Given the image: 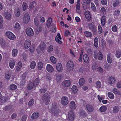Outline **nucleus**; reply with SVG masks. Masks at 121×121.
<instances>
[{
  "label": "nucleus",
  "mask_w": 121,
  "mask_h": 121,
  "mask_svg": "<svg viewBox=\"0 0 121 121\" xmlns=\"http://www.w3.org/2000/svg\"><path fill=\"white\" fill-rule=\"evenodd\" d=\"M36 65V64L35 62L34 61H33L30 64V68L32 69H33L35 68Z\"/></svg>",
  "instance_id": "obj_44"
},
{
  "label": "nucleus",
  "mask_w": 121,
  "mask_h": 121,
  "mask_svg": "<svg viewBox=\"0 0 121 121\" xmlns=\"http://www.w3.org/2000/svg\"><path fill=\"white\" fill-rule=\"evenodd\" d=\"M15 61L13 59H11L10 60L9 62V66L10 68L11 69H13L15 65Z\"/></svg>",
  "instance_id": "obj_18"
},
{
  "label": "nucleus",
  "mask_w": 121,
  "mask_h": 121,
  "mask_svg": "<svg viewBox=\"0 0 121 121\" xmlns=\"http://www.w3.org/2000/svg\"><path fill=\"white\" fill-rule=\"evenodd\" d=\"M88 25L89 28L91 30L95 28V26L92 23H89Z\"/></svg>",
  "instance_id": "obj_59"
},
{
  "label": "nucleus",
  "mask_w": 121,
  "mask_h": 121,
  "mask_svg": "<svg viewBox=\"0 0 121 121\" xmlns=\"http://www.w3.org/2000/svg\"><path fill=\"white\" fill-rule=\"evenodd\" d=\"M45 48V44L44 43H42L37 47L36 49L38 53H40Z\"/></svg>",
  "instance_id": "obj_1"
},
{
  "label": "nucleus",
  "mask_w": 121,
  "mask_h": 121,
  "mask_svg": "<svg viewBox=\"0 0 121 121\" xmlns=\"http://www.w3.org/2000/svg\"><path fill=\"white\" fill-rule=\"evenodd\" d=\"M53 50V47L52 45H50L48 47L47 51L49 53H51Z\"/></svg>",
  "instance_id": "obj_55"
},
{
  "label": "nucleus",
  "mask_w": 121,
  "mask_h": 121,
  "mask_svg": "<svg viewBox=\"0 0 121 121\" xmlns=\"http://www.w3.org/2000/svg\"><path fill=\"white\" fill-rule=\"evenodd\" d=\"M100 11L101 13L104 14H105L106 13V11L105 8L104 7H102Z\"/></svg>",
  "instance_id": "obj_61"
},
{
  "label": "nucleus",
  "mask_w": 121,
  "mask_h": 121,
  "mask_svg": "<svg viewBox=\"0 0 121 121\" xmlns=\"http://www.w3.org/2000/svg\"><path fill=\"white\" fill-rule=\"evenodd\" d=\"M8 98L7 97L3 96L0 98V104H2L7 101Z\"/></svg>",
  "instance_id": "obj_22"
},
{
  "label": "nucleus",
  "mask_w": 121,
  "mask_h": 121,
  "mask_svg": "<svg viewBox=\"0 0 121 121\" xmlns=\"http://www.w3.org/2000/svg\"><path fill=\"white\" fill-rule=\"evenodd\" d=\"M94 44L95 46L97 48L98 46V40L97 37H95L94 40Z\"/></svg>",
  "instance_id": "obj_33"
},
{
  "label": "nucleus",
  "mask_w": 121,
  "mask_h": 121,
  "mask_svg": "<svg viewBox=\"0 0 121 121\" xmlns=\"http://www.w3.org/2000/svg\"><path fill=\"white\" fill-rule=\"evenodd\" d=\"M18 53L17 50L16 49H13L12 51V54L13 57H16Z\"/></svg>",
  "instance_id": "obj_28"
},
{
  "label": "nucleus",
  "mask_w": 121,
  "mask_h": 121,
  "mask_svg": "<svg viewBox=\"0 0 121 121\" xmlns=\"http://www.w3.org/2000/svg\"><path fill=\"white\" fill-rule=\"evenodd\" d=\"M116 57L118 58H119L121 56V53L119 52H117L116 54Z\"/></svg>",
  "instance_id": "obj_64"
},
{
  "label": "nucleus",
  "mask_w": 121,
  "mask_h": 121,
  "mask_svg": "<svg viewBox=\"0 0 121 121\" xmlns=\"http://www.w3.org/2000/svg\"><path fill=\"white\" fill-rule=\"evenodd\" d=\"M105 16H103L101 18V24L102 26H104L105 23Z\"/></svg>",
  "instance_id": "obj_40"
},
{
  "label": "nucleus",
  "mask_w": 121,
  "mask_h": 121,
  "mask_svg": "<svg viewBox=\"0 0 121 121\" xmlns=\"http://www.w3.org/2000/svg\"><path fill=\"white\" fill-rule=\"evenodd\" d=\"M76 11L79 14L81 13L79 11L80 10V3H77L76 6Z\"/></svg>",
  "instance_id": "obj_31"
},
{
  "label": "nucleus",
  "mask_w": 121,
  "mask_h": 121,
  "mask_svg": "<svg viewBox=\"0 0 121 121\" xmlns=\"http://www.w3.org/2000/svg\"><path fill=\"white\" fill-rule=\"evenodd\" d=\"M98 32L99 34H101L102 31V28L100 26H98Z\"/></svg>",
  "instance_id": "obj_60"
},
{
  "label": "nucleus",
  "mask_w": 121,
  "mask_h": 121,
  "mask_svg": "<svg viewBox=\"0 0 121 121\" xmlns=\"http://www.w3.org/2000/svg\"><path fill=\"white\" fill-rule=\"evenodd\" d=\"M71 90L73 93H76L78 91L77 88L75 85H73L72 87Z\"/></svg>",
  "instance_id": "obj_34"
},
{
  "label": "nucleus",
  "mask_w": 121,
  "mask_h": 121,
  "mask_svg": "<svg viewBox=\"0 0 121 121\" xmlns=\"http://www.w3.org/2000/svg\"><path fill=\"white\" fill-rule=\"evenodd\" d=\"M62 85L64 87H69L71 85V82L69 80L64 81L62 83Z\"/></svg>",
  "instance_id": "obj_8"
},
{
  "label": "nucleus",
  "mask_w": 121,
  "mask_h": 121,
  "mask_svg": "<svg viewBox=\"0 0 121 121\" xmlns=\"http://www.w3.org/2000/svg\"><path fill=\"white\" fill-rule=\"evenodd\" d=\"M21 29L19 23L16 22L14 25V29L15 30L18 31Z\"/></svg>",
  "instance_id": "obj_21"
},
{
  "label": "nucleus",
  "mask_w": 121,
  "mask_h": 121,
  "mask_svg": "<svg viewBox=\"0 0 121 121\" xmlns=\"http://www.w3.org/2000/svg\"><path fill=\"white\" fill-rule=\"evenodd\" d=\"M52 19L50 17L49 18L47 21V26L48 27H49L51 24L52 23Z\"/></svg>",
  "instance_id": "obj_35"
},
{
  "label": "nucleus",
  "mask_w": 121,
  "mask_h": 121,
  "mask_svg": "<svg viewBox=\"0 0 121 121\" xmlns=\"http://www.w3.org/2000/svg\"><path fill=\"white\" fill-rule=\"evenodd\" d=\"M101 86V84L100 82L99 81H98L96 83V86L97 88H100Z\"/></svg>",
  "instance_id": "obj_49"
},
{
  "label": "nucleus",
  "mask_w": 121,
  "mask_h": 121,
  "mask_svg": "<svg viewBox=\"0 0 121 121\" xmlns=\"http://www.w3.org/2000/svg\"><path fill=\"white\" fill-rule=\"evenodd\" d=\"M4 16L5 18L8 20L10 19L12 17L10 13L8 11L5 12Z\"/></svg>",
  "instance_id": "obj_20"
},
{
  "label": "nucleus",
  "mask_w": 121,
  "mask_h": 121,
  "mask_svg": "<svg viewBox=\"0 0 121 121\" xmlns=\"http://www.w3.org/2000/svg\"><path fill=\"white\" fill-rule=\"evenodd\" d=\"M43 67V64L41 62H39L38 63V68L39 70H41Z\"/></svg>",
  "instance_id": "obj_38"
},
{
  "label": "nucleus",
  "mask_w": 121,
  "mask_h": 121,
  "mask_svg": "<svg viewBox=\"0 0 121 121\" xmlns=\"http://www.w3.org/2000/svg\"><path fill=\"white\" fill-rule=\"evenodd\" d=\"M112 92L115 94L120 95V96L121 97V92L119 91L118 90L114 88L113 89Z\"/></svg>",
  "instance_id": "obj_32"
},
{
  "label": "nucleus",
  "mask_w": 121,
  "mask_h": 121,
  "mask_svg": "<svg viewBox=\"0 0 121 121\" xmlns=\"http://www.w3.org/2000/svg\"><path fill=\"white\" fill-rule=\"evenodd\" d=\"M26 35L29 36H32L34 34V32L33 29L30 28H28L26 29Z\"/></svg>",
  "instance_id": "obj_5"
},
{
  "label": "nucleus",
  "mask_w": 121,
  "mask_h": 121,
  "mask_svg": "<svg viewBox=\"0 0 121 121\" xmlns=\"http://www.w3.org/2000/svg\"><path fill=\"white\" fill-rule=\"evenodd\" d=\"M62 39L61 37L60 33L57 34V36H56L55 38L56 41L59 44H61L62 42L60 40Z\"/></svg>",
  "instance_id": "obj_16"
},
{
  "label": "nucleus",
  "mask_w": 121,
  "mask_h": 121,
  "mask_svg": "<svg viewBox=\"0 0 121 121\" xmlns=\"http://www.w3.org/2000/svg\"><path fill=\"white\" fill-rule=\"evenodd\" d=\"M85 35L86 37H91L92 36V34L91 32L88 31H86L84 32Z\"/></svg>",
  "instance_id": "obj_48"
},
{
  "label": "nucleus",
  "mask_w": 121,
  "mask_h": 121,
  "mask_svg": "<svg viewBox=\"0 0 121 121\" xmlns=\"http://www.w3.org/2000/svg\"><path fill=\"white\" fill-rule=\"evenodd\" d=\"M108 95L109 98L111 99H113L114 98V94L112 92H108Z\"/></svg>",
  "instance_id": "obj_39"
},
{
  "label": "nucleus",
  "mask_w": 121,
  "mask_h": 121,
  "mask_svg": "<svg viewBox=\"0 0 121 121\" xmlns=\"http://www.w3.org/2000/svg\"><path fill=\"white\" fill-rule=\"evenodd\" d=\"M7 37L11 40H13L16 38L15 35L12 33L10 31H8L5 33Z\"/></svg>",
  "instance_id": "obj_3"
},
{
  "label": "nucleus",
  "mask_w": 121,
  "mask_h": 121,
  "mask_svg": "<svg viewBox=\"0 0 121 121\" xmlns=\"http://www.w3.org/2000/svg\"><path fill=\"white\" fill-rule=\"evenodd\" d=\"M39 114L38 112L33 113L32 115L31 118L32 119H35L38 117Z\"/></svg>",
  "instance_id": "obj_26"
},
{
  "label": "nucleus",
  "mask_w": 121,
  "mask_h": 121,
  "mask_svg": "<svg viewBox=\"0 0 121 121\" xmlns=\"http://www.w3.org/2000/svg\"><path fill=\"white\" fill-rule=\"evenodd\" d=\"M34 100L33 99H31L29 102L28 106L29 107L32 106L34 103Z\"/></svg>",
  "instance_id": "obj_47"
},
{
  "label": "nucleus",
  "mask_w": 121,
  "mask_h": 121,
  "mask_svg": "<svg viewBox=\"0 0 121 121\" xmlns=\"http://www.w3.org/2000/svg\"><path fill=\"white\" fill-rule=\"evenodd\" d=\"M107 108L106 106H101L99 108V110L102 112L105 111L107 109Z\"/></svg>",
  "instance_id": "obj_43"
},
{
  "label": "nucleus",
  "mask_w": 121,
  "mask_h": 121,
  "mask_svg": "<svg viewBox=\"0 0 121 121\" xmlns=\"http://www.w3.org/2000/svg\"><path fill=\"white\" fill-rule=\"evenodd\" d=\"M5 78L7 80H9L11 77V75L10 73H7L5 75Z\"/></svg>",
  "instance_id": "obj_56"
},
{
  "label": "nucleus",
  "mask_w": 121,
  "mask_h": 121,
  "mask_svg": "<svg viewBox=\"0 0 121 121\" xmlns=\"http://www.w3.org/2000/svg\"><path fill=\"white\" fill-rule=\"evenodd\" d=\"M30 17L29 15L27 13H26L24 15L23 18V22L24 23H26L29 21Z\"/></svg>",
  "instance_id": "obj_6"
},
{
  "label": "nucleus",
  "mask_w": 121,
  "mask_h": 121,
  "mask_svg": "<svg viewBox=\"0 0 121 121\" xmlns=\"http://www.w3.org/2000/svg\"><path fill=\"white\" fill-rule=\"evenodd\" d=\"M68 98L65 96L62 97L61 99V104L63 105H67L69 102Z\"/></svg>",
  "instance_id": "obj_2"
},
{
  "label": "nucleus",
  "mask_w": 121,
  "mask_h": 121,
  "mask_svg": "<svg viewBox=\"0 0 121 121\" xmlns=\"http://www.w3.org/2000/svg\"><path fill=\"white\" fill-rule=\"evenodd\" d=\"M115 78L113 77H110L108 78V83L111 85L113 84L116 82Z\"/></svg>",
  "instance_id": "obj_9"
},
{
  "label": "nucleus",
  "mask_w": 121,
  "mask_h": 121,
  "mask_svg": "<svg viewBox=\"0 0 121 121\" xmlns=\"http://www.w3.org/2000/svg\"><path fill=\"white\" fill-rule=\"evenodd\" d=\"M73 66V63L72 61H69L67 62V67L68 70L69 71L72 70Z\"/></svg>",
  "instance_id": "obj_7"
},
{
  "label": "nucleus",
  "mask_w": 121,
  "mask_h": 121,
  "mask_svg": "<svg viewBox=\"0 0 121 121\" xmlns=\"http://www.w3.org/2000/svg\"><path fill=\"white\" fill-rule=\"evenodd\" d=\"M107 60L109 63L111 64L112 62V56L111 54L110 53L108 54L107 55Z\"/></svg>",
  "instance_id": "obj_23"
},
{
  "label": "nucleus",
  "mask_w": 121,
  "mask_h": 121,
  "mask_svg": "<svg viewBox=\"0 0 121 121\" xmlns=\"http://www.w3.org/2000/svg\"><path fill=\"white\" fill-rule=\"evenodd\" d=\"M22 78L23 79V80L22 82H21V84H23L25 83V79L26 78V76L25 74H23L22 75Z\"/></svg>",
  "instance_id": "obj_54"
},
{
  "label": "nucleus",
  "mask_w": 121,
  "mask_h": 121,
  "mask_svg": "<svg viewBox=\"0 0 121 121\" xmlns=\"http://www.w3.org/2000/svg\"><path fill=\"white\" fill-rule=\"evenodd\" d=\"M35 29L36 31L38 32L41 31L42 30L41 26L39 25L36 26L35 27Z\"/></svg>",
  "instance_id": "obj_50"
},
{
  "label": "nucleus",
  "mask_w": 121,
  "mask_h": 121,
  "mask_svg": "<svg viewBox=\"0 0 121 121\" xmlns=\"http://www.w3.org/2000/svg\"><path fill=\"white\" fill-rule=\"evenodd\" d=\"M55 76L56 77V79L57 81H59L61 80V75L57 74H56Z\"/></svg>",
  "instance_id": "obj_42"
},
{
  "label": "nucleus",
  "mask_w": 121,
  "mask_h": 121,
  "mask_svg": "<svg viewBox=\"0 0 121 121\" xmlns=\"http://www.w3.org/2000/svg\"><path fill=\"white\" fill-rule=\"evenodd\" d=\"M85 81L84 78H80L79 81V84L80 86H82L84 84Z\"/></svg>",
  "instance_id": "obj_29"
},
{
  "label": "nucleus",
  "mask_w": 121,
  "mask_h": 121,
  "mask_svg": "<svg viewBox=\"0 0 121 121\" xmlns=\"http://www.w3.org/2000/svg\"><path fill=\"white\" fill-rule=\"evenodd\" d=\"M51 31L52 33H54L56 31V26L54 24H52L50 27Z\"/></svg>",
  "instance_id": "obj_36"
},
{
  "label": "nucleus",
  "mask_w": 121,
  "mask_h": 121,
  "mask_svg": "<svg viewBox=\"0 0 121 121\" xmlns=\"http://www.w3.org/2000/svg\"><path fill=\"white\" fill-rule=\"evenodd\" d=\"M17 86L15 84H12L10 86V89L11 90H14L17 89Z\"/></svg>",
  "instance_id": "obj_52"
},
{
  "label": "nucleus",
  "mask_w": 121,
  "mask_h": 121,
  "mask_svg": "<svg viewBox=\"0 0 121 121\" xmlns=\"http://www.w3.org/2000/svg\"><path fill=\"white\" fill-rule=\"evenodd\" d=\"M56 69L57 71L58 72H62L63 69L62 64L59 63L57 64L56 65Z\"/></svg>",
  "instance_id": "obj_13"
},
{
  "label": "nucleus",
  "mask_w": 121,
  "mask_h": 121,
  "mask_svg": "<svg viewBox=\"0 0 121 121\" xmlns=\"http://www.w3.org/2000/svg\"><path fill=\"white\" fill-rule=\"evenodd\" d=\"M84 15L86 20L90 21L91 19V16L90 12L88 11H86L84 13Z\"/></svg>",
  "instance_id": "obj_14"
},
{
  "label": "nucleus",
  "mask_w": 121,
  "mask_h": 121,
  "mask_svg": "<svg viewBox=\"0 0 121 121\" xmlns=\"http://www.w3.org/2000/svg\"><path fill=\"white\" fill-rule=\"evenodd\" d=\"M47 91V89L45 88H43L41 89L39 91V92L41 93H45Z\"/></svg>",
  "instance_id": "obj_63"
},
{
  "label": "nucleus",
  "mask_w": 121,
  "mask_h": 121,
  "mask_svg": "<svg viewBox=\"0 0 121 121\" xmlns=\"http://www.w3.org/2000/svg\"><path fill=\"white\" fill-rule=\"evenodd\" d=\"M95 65H93L92 66L93 69L94 70H96L97 69V70L101 73H103V71L102 69L100 67H95Z\"/></svg>",
  "instance_id": "obj_25"
},
{
  "label": "nucleus",
  "mask_w": 121,
  "mask_h": 121,
  "mask_svg": "<svg viewBox=\"0 0 121 121\" xmlns=\"http://www.w3.org/2000/svg\"><path fill=\"white\" fill-rule=\"evenodd\" d=\"M27 8V4L25 2H24L22 4V8L23 11L26 10Z\"/></svg>",
  "instance_id": "obj_46"
},
{
  "label": "nucleus",
  "mask_w": 121,
  "mask_h": 121,
  "mask_svg": "<svg viewBox=\"0 0 121 121\" xmlns=\"http://www.w3.org/2000/svg\"><path fill=\"white\" fill-rule=\"evenodd\" d=\"M22 63L21 61H19L17 63L16 67V70L17 71H19L22 68Z\"/></svg>",
  "instance_id": "obj_27"
},
{
  "label": "nucleus",
  "mask_w": 121,
  "mask_h": 121,
  "mask_svg": "<svg viewBox=\"0 0 121 121\" xmlns=\"http://www.w3.org/2000/svg\"><path fill=\"white\" fill-rule=\"evenodd\" d=\"M39 79L38 78H36L33 84L34 86L36 87H37L39 85Z\"/></svg>",
  "instance_id": "obj_30"
},
{
  "label": "nucleus",
  "mask_w": 121,
  "mask_h": 121,
  "mask_svg": "<svg viewBox=\"0 0 121 121\" xmlns=\"http://www.w3.org/2000/svg\"><path fill=\"white\" fill-rule=\"evenodd\" d=\"M34 22L35 25L36 26H38V25L39 21L37 18H35L34 19Z\"/></svg>",
  "instance_id": "obj_57"
},
{
  "label": "nucleus",
  "mask_w": 121,
  "mask_h": 121,
  "mask_svg": "<svg viewBox=\"0 0 121 121\" xmlns=\"http://www.w3.org/2000/svg\"><path fill=\"white\" fill-rule=\"evenodd\" d=\"M31 44V41L29 40H27L24 42L23 47L25 49H28Z\"/></svg>",
  "instance_id": "obj_10"
},
{
  "label": "nucleus",
  "mask_w": 121,
  "mask_h": 121,
  "mask_svg": "<svg viewBox=\"0 0 121 121\" xmlns=\"http://www.w3.org/2000/svg\"><path fill=\"white\" fill-rule=\"evenodd\" d=\"M15 15L17 17H19L20 15V13L19 9L17 8L16 9L15 11Z\"/></svg>",
  "instance_id": "obj_37"
},
{
  "label": "nucleus",
  "mask_w": 121,
  "mask_h": 121,
  "mask_svg": "<svg viewBox=\"0 0 121 121\" xmlns=\"http://www.w3.org/2000/svg\"><path fill=\"white\" fill-rule=\"evenodd\" d=\"M83 59L84 62L86 63H88L89 60V57L86 54H84L83 56Z\"/></svg>",
  "instance_id": "obj_19"
},
{
  "label": "nucleus",
  "mask_w": 121,
  "mask_h": 121,
  "mask_svg": "<svg viewBox=\"0 0 121 121\" xmlns=\"http://www.w3.org/2000/svg\"><path fill=\"white\" fill-rule=\"evenodd\" d=\"M70 108L73 110H74L76 108V105L74 101H71L69 104Z\"/></svg>",
  "instance_id": "obj_11"
},
{
  "label": "nucleus",
  "mask_w": 121,
  "mask_h": 121,
  "mask_svg": "<svg viewBox=\"0 0 121 121\" xmlns=\"http://www.w3.org/2000/svg\"><path fill=\"white\" fill-rule=\"evenodd\" d=\"M99 56V52L97 53V52H95L94 53V57L95 59H98Z\"/></svg>",
  "instance_id": "obj_62"
},
{
  "label": "nucleus",
  "mask_w": 121,
  "mask_h": 121,
  "mask_svg": "<svg viewBox=\"0 0 121 121\" xmlns=\"http://www.w3.org/2000/svg\"><path fill=\"white\" fill-rule=\"evenodd\" d=\"M68 117L69 120L72 121L74 118V115L73 112L72 111H70L68 113Z\"/></svg>",
  "instance_id": "obj_12"
},
{
  "label": "nucleus",
  "mask_w": 121,
  "mask_h": 121,
  "mask_svg": "<svg viewBox=\"0 0 121 121\" xmlns=\"http://www.w3.org/2000/svg\"><path fill=\"white\" fill-rule=\"evenodd\" d=\"M119 110V108L118 106H115L113 108V113H117Z\"/></svg>",
  "instance_id": "obj_45"
},
{
  "label": "nucleus",
  "mask_w": 121,
  "mask_h": 121,
  "mask_svg": "<svg viewBox=\"0 0 121 121\" xmlns=\"http://www.w3.org/2000/svg\"><path fill=\"white\" fill-rule=\"evenodd\" d=\"M36 5V4L34 1L31 2L30 4V9L33 8Z\"/></svg>",
  "instance_id": "obj_53"
},
{
  "label": "nucleus",
  "mask_w": 121,
  "mask_h": 121,
  "mask_svg": "<svg viewBox=\"0 0 121 121\" xmlns=\"http://www.w3.org/2000/svg\"><path fill=\"white\" fill-rule=\"evenodd\" d=\"M86 108L87 110L90 112H92L94 109L93 106L92 105L89 104L86 105Z\"/></svg>",
  "instance_id": "obj_17"
},
{
  "label": "nucleus",
  "mask_w": 121,
  "mask_h": 121,
  "mask_svg": "<svg viewBox=\"0 0 121 121\" xmlns=\"http://www.w3.org/2000/svg\"><path fill=\"white\" fill-rule=\"evenodd\" d=\"M35 87L34 86L33 84V83L32 82H30L27 85V88L29 90H31L32 89H35Z\"/></svg>",
  "instance_id": "obj_24"
},
{
  "label": "nucleus",
  "mask_w": 121,
  "mask_h": 121,
  "mask_svg": "<svg viewBox=\"0 0 121 121\" xmlns=\"http://www.w3.org/2000/svg\"><path fill=\"white\" fill-rule=\"evenodd\" d=\"M103 57V54L100 52H99V56L98 57V59L99 60H102Z\"/></svg>",
  "instance_id": "obj_51"
},
{
  "label": "nucleus",
  "mask_w": 121,
  "mask_h": 121,
  "mask_svg": "<svg viewBox=\"0 0 121 121\" xmlns=\"http://www.w3.org/2000/svg\"><path fill=\"white\" fill-rule=\"evenodd\" d=\"M119 2L117 1H114L113 3V6L114 7H116L119 4Z\"/></svg>",
  "instance_id": "obj_58"
},
{
  "label": "nucleus",
  "mask_w": 121,
  "mask_h": 121,
  "mask_svg": "<svg viewBox=\"0 0 121 121\" xmlns=\"http://www.w3.org/2000/svg\"><path fill=\"white\" fill-rule=\"evenodd\" d=\"M50 96L49 95H44L43 96V100L46 105H47L50 102Z\"/></svg>",
  "instance_id": "obj_4"
},
{
  "label": "nucleus",
  "mask_w": 121,
  "mask_h": 121,
  "mask_svg": "<svg viewBox=\"0 0 121 121\" xmlns=\"http://www.w3.org/2000/svg\"><path fill=\"white\" fill-rule=\"evenodd\" d=\"M47 70L49 73H52L54 70L52 66L50 64H47L46 67Z\"/></svg>",
  "instance_id": "obj_15"
},
{
  "label": "nucleus",
  "mask_w": 121,
  "mask_h": 121,
  "mask_svg": "<svg viewBox=\"0 0 121 121\" xmlns=\"http://www.w3.org/2000/svg\"><path fill=\"white\" fill-rule=\"evenodd\" d=\"M50 60L54 64H55L56 62V60L55 57L53 56H51Z\"/></svg>",
  "instance_id": "obj_41"
}]
</instances>
